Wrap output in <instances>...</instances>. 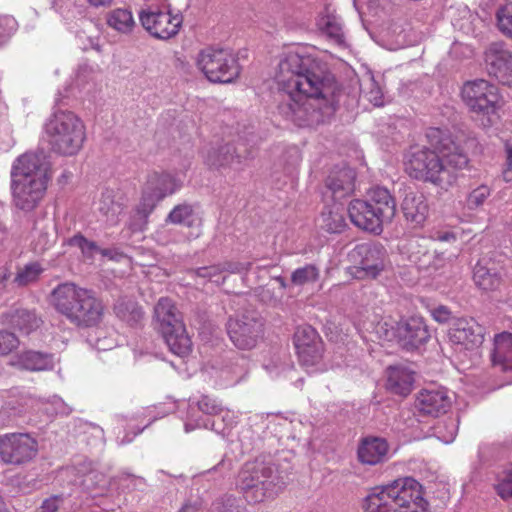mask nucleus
<instances>
[{
	"label": "nucleus",
	"instance_id": "6ab92c4d",
	"mask_svg": "<svg viewBox=\"0 0 512 512\" xmlns=\"http://www.w3.org/2000/svg\"><path fill=\"white\" fill-rule=\"evenodd\" d=\"M484 59L490 75L502 84L512 86V49L503 40L488 44Z\"/></svg>",
	"mask_w": 512,
	"mask_h": 512
},
{
	"label": "nucleus",
	"instance_id": "774afa93",
	"mask_svg": "<svg viewBox=\"0 0 512 512\" xmlns=\"http://www.w3.org/2000/svg\"><path fill=\"white\" fill-rule=\"evenodd\" d=\"M34 231H36L38 229L37 227V222H34V225H33V228H32Z\"/></svg>",
	"mask_w": 512,
	"mask_h": 512
},
{
	"label": "nucleus",
	"instance_id": "a19ab883",
	"mask_svg": "<svg viewBox=\"0 0 512 512\" xmlns=\"http://www.w3.org/2000/svg\"><path fill=\"white\" fill-rule=\"evenodd\" d=\"M322 343L317 331L309 325L299 327L294 334L296 349Z\"/></svg>",
	"mask_w": 512,
	"mask_h": 512
},
{
	"label": "nucleus",
	"instance_id": "1a4fd4ad",
	"mask_svg": "<svg viewBox=\"0 0 512 512\" xmlns=\"http://www.w3.org/2000/svg\"><path fill=\"white\" fill-rule=\"evenodd\" d=\"M461 97L471 113L486 118L490 124L493 117H498V112L504 105L499 88L485 79L464 83Z\"/></svg>",
	"mask_w": 512,
	"mask_h": 512
},
{
	"label": "nucleus",
	"instance_id": "7c9ffc66",
	"mask_svg": "<svg viewBox=\"0 0 512 512\" xmlns=\"http://www.w3.org/2000/svg\"><path fill=\"white\" fill-rule=\"evenodd\" d=\"M387 371V388L394 394L407 396L412 390L413 373L409 369L399 366H390Z\"/></svg>",
	"mask_w": 512,
	"mask_h": 512
},
{
	"label": "nucleus",
	"instance_id": "680f3d73",
	"mask_svg": "<svg viewBox=\"0 0 512 512\" xmlns=\"http://www.w3.org/2000/svg\"><path fill=\"white\" fill-rule=\"evenodd\" d=\"M432 237L441 242L456 241V235L452 231H436Z\"/></svg>",
	"mask_w": 512,
	"mask_h": 512
},
{
	"label": "nucleus",
	"instance_id": "6e6d98bb",
	"mask_svg": "<svg viewBox=\"0 0 512 512\" xmlns=\"http://www.w3.org/2000/svg\"><path fill=\"white\" fill-rule=\"evenodd\" d=\"M63 503L62 496L54 495L45 499L36 512H57Z\"/></svg>",
	"mask_w": 512,
	"mask_h": 512
},
{
	"label": "nucleus",
	"instance_id": "c9c22d12",
	"mask_svg": "<svg viewBox=\"0 0 512 512\" xmlns=\"http://www.w3.org/2000/svg\"><path fill=\"white\" fill-rule=\"evenodd\" d=\"M320 277V270L315 264H307L297 268L291 274V283L295 286H304L315 283Z\"/></svg>",
	"mask_w": 512,
	"mask_h": 512
},
{
	"label": "nucleus",
	"instance_id": "49530a36",
	"mask_svg": "<svg viewBox=\"0 0 512 512\" xmlns=\"http://www.w3.org/2000/svg\"><path fill=\"white\" fill-rule=\"evenodd\" d=\"M447 257L444 252H425L423 258L419 260V267L426 270L437 271L442 268L446 263Z\"/></svg>",
	"mask_w": 512,
	"mask_h": 512
},
{
	"label": "nucleus",
	"instance_id": "72a5a7b5",
	"mask_svg": "<svg viewBox=\"0 0 512 512\" xmlns=\"http://www.w3.org/2000/svg\"><path fill=\"white\" fill-rule=\"evenodd\" d=\"M492 354L493 364H500L504 370H512V334L502 333L495 338Z\"/></svg>",
	"mask_w": 512,
	"mask_h": 512
},
{
	"label": "nucleus",
	"instance_id": "0eeeda50",
	"mask_svg": "<svg viewBox=\"0 0 512 512\" xmlns=\"http://www.w3.org/2000/svg\"><path fill=\"white\" fill-rule=\"evenodd\" d=\"M45 133L52 151L63 156L78 154L86 140L83 121L68 110L55 111L45 123Z\"/></svg>",
	"mask_w": 512,
	"mask_h": 512
},
{
	"label": "nucleus",
	"instance_id": "4c0bfd02",
	"mask_svg": "<svg viewBox=\"0 0 512 512\" xmlns=\"http://www.w3.org/2000/svg\"><path fill=\"white\" fill-rule=\"evenodd\" d=\"M323 343L312 344L297 349L299 362L302 366L309 368L317 365L322 359Z\"/></svg>",
	"mask_w": 512,
	"mask_h": 512
},
{
	"label": "nucleus",
	"instance_id": "7ed1b4c3",
	"mask_svg": "<svg viewBox=\"0 0 512 512\" xmlns=\"http://www.w3.org/2000/svg\"><path fill=\"white\" fill-rule=\"evenodd\" d=\"M11 189L14 205L25 212L34 210L46 194L49 164L44 155H21L11 171Z\"/></svg>",
	"mask_w": 512,
	"mask_h": 512
},
{
	"label": "nucleus",
	"instance_id": "a18cd8bd",
	"mask_svg": "<svg viewBox=\"0 0 512 512\" xmlns=\"http://www.w3.org/2000/svg\"><path fill=\"white\" fill-rule=\"evenodd\" d=\"M42 272L43 268L39 263H29L25 265L23 269L18 271L14 281L20 286H26L35 282Z\"/></svg>",
	"mask_w": 512,
	"mask_h": 512
},
{
	"label": "nucleus",
	"instance_id": "f8f14e48",
	"mask_svg": "<svg viewBox=\"0 0 512 512\" xmlns=\"http://www.w3.org/2000/svg\"><path fill=\"white\" fill-rule=\"evenodd\" d=\"M143 28L154 38L168 40L176 36L181 28L183 18L172 14L170 5H147L139 12Z\"/></svg>",
	"mask_w": 512,
	"mask_h": 512
},
{
	"label": "nucleus",
	"instance_id": "8fccbe9b",
	"mask_svg": "<svg viewBox=\"0 0 512 512\" xmlns=\"http://www.w3.org/2000/svg\"><path fill=\"white\" fill-rule=\"evenodd\" d=\"M17 21L10 15H0V45L4 44L17 29Z\"/></svg>",
	"mask_w": 512,
	"mask_h": 512
},
{
	"label": "nucleus",
	"instance_id": "b1692460",
	"mask_svg": "<svg viewBox=\"0 0 512 512\" xmlns=\"http://www.w3.org/2000/svg\"><path fill=\"white\" fill-rule=\"evenodd\" d=\"M13 364L20 370L32 372L46 371L53 369L54 357L51 353L26 350L15 356Z\"/></svg>",
	"mask_w": 512,
	"mask_h": 512
},
{
	"label": "nucleus",
	"instance_id": "f704fd0d",
	"mask_svg": "<svg viewBox=\"0 0 512 512\" xmlns=\"http://www.w3.org/2000/svg\"><path fill=\"white\" fill-rule=\"evenodd\" d=\"M42 321L34 311L27 309H17L11 315V324L24 334H30L40 327Z\"/></svg>",
	"mask_w": 512,
	"mask_h": 512
},
{
	"label": "nucleus",
	"instance_id": "4d7b16f0",
	"mask_svg": "<svg viewBox=\"0 0 512 512\" xmlns=\"http://www.w3.org/2000/svg\"><path fill=\"white\" fill-rule=\"evenodd\" d=\"M500 300L512 305V279H502V284L497 289Z\"/></svg>",
	"mask_w": 512,
	"mask_h": 512
},
{
	"label": "nucleus",
	"instance_id": "052dcab7",
	"mask_svg": "<svg viewBox=\"0 0 512 512\" xmlns=\"http://www.w3.org/2000/svg\"><path fill=\"white\" fill-rule=\"evenodd\" d=\"M51 245V241L49 239V233L46 230V227L41 228L38 240L35 244V249L38 251H45Z\"/></svg>",
	"mask_w": 512,
	"mask_h": 512
},
{
	"label": "nucleus",
	"instance_id": "4be33fe9",
	"mask_svg": "<svg viewBox=\"0 0 512 512\" xmlns=\"http://www.w3.org/2000/svg\"><path fill=\"white\" fill-rule=\"evenodd\" d=\"M355 171L347 166L334 167L325 180V188L335 201H339L354 191Z\"/></svg>",
	"mask_w": 512,
	"mask_h": 512
},
{
	"label": "nucleus",
	"instance_id": "5fc2aeb1",
	"mask_svg": "<svg viewBox=\"0 0 512 512\" xmlns=\"http://www.w3.org/2000/svg\"><path fill=\"white\" fill-rule=\"evenodd\" d=\"M219 267H220L221 275L224 272L233 273V274H235V273L240 274V273H243V272H247L250 269V267H251V263L224 261L222 263H219Z\"/></svg>",
	"mask_w": 512,
	"mask_h": 512
},
{
	"label": "nucleus",
	"instance_id": "39448f33",
	"mask_svg": "<svg viewBox=\"0 0 512 512\" xmlns=\"http://www.w3.org/2000/svg\"><path fill=\"white\" fill-rule=\"evenodd\" d=\"M51 304L78 327H94L102 321L104 305L96 293L72 282L61 283L52 290Z\"/></svg>",
	"mask_w": 512,
	"mask_h": 512
},
{
	"label": "nucleus",
	"instance_id": "423d86ee",
	"mask_svg": "<svg viewBox=\"0 0 512 512\" xmlns=\"http://www.w3.org/2000/svg\"><path fill=\"white\" fill-rule=\"evenodd\" d=\"M235 485L249 504H258L274 498L281 490L283 482L271 461L256 458L242 465Z\"/></svg>",
	"mask_w": 512,
	"mask_h": 512
},
{
	"label": "nucleus",
	"instance_id": "de8ad7c7",
	"mask_svg": "<svg viewBox=\"0 0 512 512\" xmlns=\"http://www.w3.org/2000/svg\"><path fill=\"white\" fill-rule=\"evenodd\" d=\"M69 244L81 249L82 253L91 258L95 253H99L100 247L94 241H90L81 234L70 238Z\"/></svg>",
	"mask_w": 512,
	"mask_h": 512
},
{
	"label": "nucleus",
	"instance_id": "cd10ccee",
	"mask_svg": "<svg viewBox=\"0 0 512 512\" xmlns=\"http://www.w3.org/2000/svg\"><path fill=\"white\" fill-rule=\"evenodd\" d=\"M165 222L194 229L195 232H191L193 238L199 237L201 232L202 220L197 216L192 205L187 203L176 205L167 215Z\"/></svg>",
	"mask_w": 512,
	"mask_h": 512
},
{
	"label": "nucleus",
	"instance_id": "c85d7f7f",
	"mask_svg": "<svg viewBox=\"0 0 512 512\" xmlns=\"http://www.w3.org/2000/svg\"><path fill=\"white\" fill-rule=\"evenodd\" d=\"M244 157L234 144L226 143L209 150L206 162L212 168L221 169L232 167L235 163L240 164Z\"/></svg>",
	"mask_w": 512,
	"mask_h": 512
},
{
	"label": "nucleus",
	"instance_id": "e2e57ef3",
	"mask_svg": "<svg viewBox=\"0 0 512 512\" xmlns=\"http://www.w3.org/2000/svg\"><path fill=\"white\" fill-rule=\"evenodd\" d=\"M99 253L103 257H107L111 260H117L118 257L122 256V253L118 252L116 249H111V248H104V249L100 248Z\"/></svg>",
	"mask_w": 512,
	"mask_h": 512
},
{
	"label": "nucleus",
	"instance_id": "37998d69",
	"mask_svg": "<svg viewBox=\"0 0 512 512\" xmlns=\"http://www.w3.org/2000/svg\"><path fill=\"white\" fill-rule=\"evenodd\" d=\"M208 512H245V508L235 496L225 495L214 501Z\"/></svg>",
	"mask_w": 512,
	"mask_h": 512
},
{
	"label": "nucleus",
	"instance_id": "58836bf2",
	"mask_svg": "<svg viewBox=\"0 0 512 512\" xmlns=\"http://www.w3.org/2000/svg\"><path fill=\"white\" fill-rule=\"evenodd\" d=\"M108 24L121 32H128L134 25L132 13L127 9H115L108 17Z\"/></svg>",
	"mask_w": 512,
	"mask_h": 512
},
{
	"label": "nucleus",
	"instance_id": "473e14b6",
	"mask_svg": "<svg viewBox=\"0 0 512 512\" xmlns=\"http://www.w3.org/2000/svg\"><path fill=\"white\" fill-rule=\"evenodd\" d=\"M320 229L328 233H341L346 227V221L342 210L336 204L325 206L317 219Z\"/></svg>",
	"mask_w": 512,
	"mask_h": 512
},
{
	"label": "nucleus",
	"instance_id": "9d476101",
	"mask_svg": "<svg viewBox=\"0 0 512 512\" xmlns=\"http://www.w3.org/2000/svg\"><path fill=\"white\" fill-rule=\"evenodd\" d=\"M196 64L212 83H233L241 73L237 57L223 48L202 49L197 55Z\"/></svg>",
	"mask_w": 512,
	"mask_h": 512
},
{
	"label": "nucleus",
	"instance_id": "bf43d9fd",
	"mask_svg": "<svg viewBox=\"0 0 512 512\" xmlns=\"http://www.w3.org/2000/svg\"><path fill=\"white\" fill-rule=\"evenodd\" d=\"M433 318L439 323H446L451 317V311L443 305H440L432 310Z\"/></svg>",
	"mask_w": 512,
	"mask_h": 512
},
{
	"label": "nucleus",
	"instance_id": "412c9836",
	"mask_svg": "<svg viewBox=\"0 0 512 512\" xmlns=\"http://www.w3.org/2000/svg\"><path fill=\"white\" fill-rule=\"evenodd\" d=\"M390 446L386 439L367 436L359 441L357 448L358 461L363 465H381L389 459Z\"/></svg>",
	"mask_w": 512,
	"mask_h": 512
},
{
	"label": "nucleus",
	"instance_id": "864d4df0",
	"mask_svg": "<svg viewBox=\"0 0 512 512\" xmlns=\"http://www.w3.org/2000/svg\"><path fill=\"white\" fill-rule=\"evenodd\" d=\"M197 405L200 411L210 415L211 418L214 417L215 414L222 413V407L208 396H202Z\"/></svg>",
	"mask_w": 512,
	"mask_h": 512
},
{
	"label": "nucleus",
	"instance_id": "ddd939ff",
	"mask_svg": "<svg viewBox=\"0 0 512 512\" xmlns=\"http://www.w3.org/2000/svg\"><path fill=\"white\" fill-rule=\"evenodd\" d=\"M38 454V442L28 433L0 435V462L15 467L32 462Z\"/></svg>",
	"mask_w": 512,
	"mask_h": 512
},
{
	"label": "nucleus",
	"instance_id": "393cba45",
	"mask_svg": "<svg viewBox=\"0 0 512 512\" xmlns=\"http://www.w3.org/2000/svg\"><path fill=\"white\" fill-rule=\"evenodd\" d=\"M367 202L379 214L384 223H390L396 214V201L388 189L377 186L368 194Z\"/></svg>",
	"mask_w": 512,
	"mask_h": 512
},
{
	"label": "nucleus",
	"instance_id": "0e129e2a",
	"mask_svg": "<svg viewBox=\"0 0 512 512\" xmlns=\"http://www.w3.org/2000/svg\"><path fill=\"white\" fill-rule=\"evenodd\" d=\"M10 274L7 271L0 272V294H2L6 288V282L9 279Z\"/></svg>",
	"mask_w": 512,
	"mask_h": 512
},
{
	"label": "nucleus",
	"instance_id": "e433bc0d",
	"mask_svg": "<svg viewBox=\"0 0 512 512\" xmlns=\"http://www.w3.org/2000/svg\"><path fill=\"white\" fill-rule=\"evenodd\" d=\"M234 423V415L222 408V413L215 414L214 417L207 419L205 427L210 425L211 429L216 433L226 435Z\"/></svg>",
	"mask_w": 512,
	"mask_h": 512
},
{
	"label": "nucleus",
	"instance_id": "5701e85b",
	"mask_svg": "<svg viewBox=\"0 0 512 512\" xmlns=\"http://www.w3.org/2000/svg\"><path fill=\"white\" fill-rule=\"evenodd\" d=\"M401 211L408 223L413 227H421L429 213L425 195L418 191L406 190L401 202Z\"/></svg>",
	"mask_w": 512,
	"mask_h": 512
},
{
	"label": "nucleus",
	"instance_id": "aec40b11",
	"mask_svg": "<svg viewBox=\"0 0 512 512\" xmlns=\"http://www.w3.org/2000/svg\"><path fill=\"white\" fill-rule=\"evenodd\" d=\"M348 215L351 222L358 228L380 234L385 224L367 200L354 199L349 203Z\"/></svg>",
	"mask_w": 512,
	"mask_h": 512
},
{
	"label": "nucleus",
	"instance_id": "c756f323",
	"mask_svg": "<svg viewBox=\"0 0 512 512\" xmlns=\"http://www.w3.org/2000/svg\"><path fill=\"white\" fill-rule=\"evenodd\" d=\"M77 474L81 478L80 485L89 493L97 494L107 486L105 474L93 467L89 461L79 462L76 466Z\"/></svg>",
	"mask_w": 512,
	"mask_h": 512
},
{
	"label": "nucleus",
	"instance_id": "603ef678",
	"mask_svg": "<svg viewBox=\"0 0 512 512\" xmlns=\"http://www.w3.org/2000/svg\"><path fill=\"white\" fill-rule=\"evenodd\" d=\"M16 335L6 330H0V355H7L19 346Z\"/></svg>",
	"mask_w": 512,
	"mask_h": 512
},
{
	"label": "nucleus",
	"instance_id": "09e8293b",
	"mask_svg": "<svg viewBox=\"0 0 512 512\" xmlns=\"http://www.w3.org/2000/svg\"><path fill=\"white\" fill-rule=\"evenodd\" d=\"M490 196V189L486 185H481L474 189L467 198V206L469 209H476L483 205Z\"/></svg>",
	"mask_w": 512,
	"mask_h": 512
},
{
	"label": "nucleus",
	"instance_id": "3c124183",
	"mask_svg": "<svg viewBox=\"0 0 512 512\" xmlns=\"http://www.w3.org/2000/svg\"><path fill=\"white\" fill-rule=\"evenodd\" d=\"M497 494L504 500L512 497V471H504L499 482L495 485Z\"/></svg>",
	"mask_w": 512,
	"mask_h": 512
},
{
	"label": "nucleus",
	"instance_id": "9b49d317",
	"mask_svg": "<svg viewBox=\"0 0 512 512\" xmlns=\"http://www.w3.org/2000/svg\"><path fill=\"white\" fill-rule=\"evenodd\" d=\"M264 318L255 309H247L226 324L232 343L240 350H251L264 335Z\"/></svg>",
	"mask_w": 512,
	"mask_h": 512
},
{
	"label": "nucleus",
	"instance_id": "a211bd4d",
	"mask_svg": "<svg viewBox=\"0 0 512 512\" xmlns=\"http://www.w3.org/2000/svg\"><path fill=\"white\" fill-rule=\"evenodd\" d=\"M452 405L448 391L443 387L424 388L420 390L414 401V414L421 421L437 418L446 414Z\"/></svg>",
	"mask_w": 512,
	"mask_h": 512
},
{
	"label": "nucleus",
	"instance_id": "20e7f679",
	"mask_svg": "<svg viewBox=\"0 0 512 512\" xmlns=\"http://www.w3.org/2000/svg\"><path fill=\"white\" fill-rule=\"evenodd\" d=\"M363 507L365 512H430L422 485L411 477L373 488Z\"/></svg>",
	"mask_w": 512,
	"mask_h": 512
},
{
	"label": "nucleus",
	"instance_id": "a878e982",
	"mask_svg": "<svg viewBox=\"0 0 512 512\" xmlns=\"http://www.w3.org/2000/svg\"><path fill=\"white\" fill-rule=\"evenodd\" d=\"M473 280L483 291H496L502 284V277L494 263L486 258L480 259L473 269Z\"/></svg>",
	"mask_w": 512,
	"mask_h": 512
},
{
	"label": "nucleus",
	"instance_id": "4468645a",
	"mask_svg": "<svg viewBox=\"0 0 512 512\" xmlns=\"http://www.w3.org/2000/svg\"><path fill=\"white\" fill-rule=\"evenodd\" d=\"M179 187L180 184L171 174L166 172H152L148 175L141 201L137 206V215L146 221L158 202L163 200L166 196L173 194Z\"/></svg>",
	"mask_w": 512,
	"mask_h": 512
},
{
	"label": "nucleus",
	"instance_id": "2f4dec72",
	"mask_svg": "<svg viewBox=\"0 0 512 512\" xmlns=\"http://www.w3.org/2000/svg\"><path fill=\"white\" fill-rule=\"evenodd\" d=\"M319 29L335 44L341 46L345 43V35L341 18L331 11L329 6L325 7L324 13L320 16Z\"/></svg>",
	"mask_w": 512,
	"mask_h": 512
},
{
	"label": "nucleus",
	"instance_id": "338daca9",
	"mask_svg": "<svg viewBox=\"0 0 512 512\" xmlns=\"http://www.w3.org/2000/svg\"><path fill=\"white\" fill-rule=\"evenodd\" d=\"M180 512H200V510L194 505H185Z\"/></svg>",
	"mask_w": 512,
	"mask_h": 512
},
{
	"label": "nucleus",
	"instance_id": "69168bd1",
	"mask_svg": "<svg viewBox=\"0 0 512 512\" xmlns=\"http://www.w3.org/2000/svg\"><path fill=\"white\" fill-rule=\"evenodd\" d=\"M88 2L95 7L106 6L111 4L112 0H88Z\"/></svg>",
	"mask_w": 512,
	"mask_h": 512
},
{
	"label": "nucleus",
	"instance_id": "dca6fc26",
	"mask_svg": "<svg viewBox=\"0 0 512 512\" xmlns=\"http://www.w3.org/2000/svg\"><path fill=\"white\" fill-rule=\"evenodd\" d=\"M448 338L455 351H473L483 343L484 328L473 318H456L450 324Z\"/></svg>",
	"mask_w": 512,
	"mask_h": 512
},
{
	"label": "nucleus",
	"instance_id": "f03ea898",
	"mask_svg": "<svg viewBox=\"0 0 512 512\" xmlns=\"http://www.w3.org/2000/svg\"><path fill=\"white\" fill-rule=\"evenodd\" d=\"M426 137L429 147L411 148L405 155V171L415 180L448 189L456 182L457 171L468 166V156L446 130L431 127Z\"/></svg>",
	"mask_w": 512,
	"mask_h": 512
},
{
	"label": "nucleus",
	"instance_id": "6e6552de",
	"mask_svg": "<svg viewBox=\"0 0 512 512\" xmlns=\"http://www.w3.org/2000/svg\"><path fill=\"white\" fill-rule=\"evenodd\" d=\"M154 316L170 351L181 357L188 355L192 342L173 301L169 298H160L154 307Z\"/></svg>",
	"mask_w": 512,
	"mask_h": 512
},
{
	"label": "nucleus",
	"instance_id": "ea45409f",
	"mask_svg": "<svg viewBox=\"0 0 512 512\" xmlns=\"http://www.w3.org/2000/svg\"><path fill=\"white\" fill-rule=\"evenodd\" d=\"M99 210L107 216L108 220L114 222L118 215L122 213L123 206L121 203L114 201L113 191L107 190L101 196Z\"/></svg>",
	"mask_w": 512,
	"mask_h": 512
},
{
	"label": "nucleus",
	"instance_id": "13d9d810",
	"mask_svg": "<svg viewBox=\"0 0 512 512\" xmlns=\"http://www.w3.org/2000/svg\"><path fill=\"white\" fill-rule=\"evenodd\" d=\"M506 160H505V168L503 170V178L506 182L512 181V145L506 144Z\"/></svg>",
	"mask_w": 512,
	"mask_h": 512
},
{
	"label": "nucleus",
	"instance_id": "79ce46f5",
	"mask_svg": "<svg viewBox=\"0 0 512 512\" xmlns=\"http://www.w3.org/2000/svg\"><path fill=\"white\" fill-rule=\"evenodd\" d=\"M187 273L191 277L202 278L205 281H212L217 284H221L225 281V277L221 276L219 263L210 266L190 268L188 269Z\"/></svg>",
	"mask_w": 512,
	"mask_h": 512
},
{
	"label": "nucleus",
	"instance_id": "2eb2a0df",
	"mask_svg": "<svg viewBox=\"0 0 512 512\" xmlns=\"http://www.w3.org/2000/svg\"><path fill=\"white\" fill-rule=\"evenodd\" d=\"M348 257L354 264L357 278H376L385 267L387 252L381 244L361 243L350 251Z\"/></svg>",
	"mask_w": 512,
	"mask_h": 512
},
{
	"label": "nucleus",
	"instance_id": "f257e3e1",
	"mask_svg": "<svg viewBox=\"0 0 512 512\" xmlns=\"http://www.w3.org/2000/svg\"><path fill=\"white\" fill-rule=\"evenodd\" d=\"M278 66L279 115L298 127H315L334 114L340 87L325 63L289 51Z\"/></svg>",
	"mask_w": 512,
	"mask_h": 512
},
{
	"label": "nucleus",
	"instance_id": "bb28decb",
	"mask_svg": "<svg viewBox=\"0 0 512 512\" xmlns=\"http://www.w3.org/2000/svg\"><path fill=\"white\" fill-rule=\"evenodd\" d=\"M113 311L116 317L132 328L142 325L144 312L138 302L131 297H119L114 305Z\"/></svg>",
	"mask_w": 512,
	"mask_h": 512
},
{
	"label": "nucleus",
	"instance_id": "f3484780",
	"mask_svg": "<svg viewBox=\"0 0 512 512\" xmlns=\"http://www.w3.org/2000/svg\"><path fill=\"white\" fill-rule=\"evenodd\" d=\"M385 338L389 341L397 338L404 349L413 351L425 344L430 334L422 317H409L397 322L396 328L392 327V331L385 329Z\"/></svg>",
	"mask_w": 512,
	"mask_h": 512
},
{
	"label": "nucleus",
	"instance_id": "c03bdc74",
	"mask_svg": "<svg viewBox=\"0 0 512 512\" xmlns=\"http://www.w3.org/2000/svg\"><path fill=\"white\" fill-rule=\"evenodd\" d=\"M496 20L499 31L512 39V3L501 6L497 10Z\"/></svg>",
	"mask_w": 512,
	"mask_h": 512
}]
</instances>
